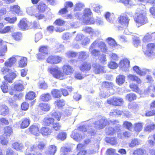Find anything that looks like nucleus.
I'll return each instance as SVG.
<instances>
[{
	"label": "nucleus",
	"instance_id": "obj_49",
	"mask_svg": "<svg viewBox=\"0 0 155 155\" xmlns=\"http://www.w3.org/2000/svg\"><path fill=\"white\" fill-rule=\"evenodd\" d=\"M108 66L109 68L112 69L117 68L118 66V64L114 61H111L109 62Z\"/></svg>",
	"mask_w": 155,
	"mask_h": 155
},
{
	"label": "nucleus",
	"instance_id": "obj_34",
	"mask_svg": "<svg viewBox=\"0 0 155 155\" xmlns=\"http://www.w3.org/2000/svg\"><path fill=\"white\" fill-rule=\"evenodd\" d=\"M4 135L7 137L10 136L12 132V128L9 126L6 127L4 129Z\"/></svg>",
	"mask_w": 155,
	"mask_h": 155
},
{
	"label": "nucleus",
	"instance_id": "obj_8",
	"mask_svg": "<svg viewBox=\"0 0 155 155\" xmlns=\"http://www.w3.org/2000/svg\"><path fill=\"white\" fill-rule=\"evenodd\" d=\"M133 69L135 73L140 76H144L147 74L151 72L150 69L143 68L142 69L137 66H135L133 68Z\"/></svg>",
	"mask_w": 155,
	"mask_h": 155
},
{
	"label": "nucleus",
	"instance_id": "obj_6",
	"mask_svg": "<svg viewBox=\"0 0 155 155\" xmlns=\"http://www.w3.org/2000/svg\"><path fill=\"white\" fill-rule=\"evenodd\" d=\"M155 50V45L151 43L148 44L146 46V49L143 52L146 55L150 58H153L154 55L153 51Z\"/></svg>",
	"mask_w": 155,
	"mask_h": 155
},
{
	"label": "nucleus",
	"instance_id": "obj_40",
	"mask_svg": "<svg viewBox=\"0 0 155 155\" xmlns=\"http://www.w3.org/2000/svg\"><path fill=\"white\" fill-rule=\"evenodd\" d=\"M47 8L46 5L43 3H40L38 6L39 12L42 13L44 12Z\"/></svg>",
	"mask_w": 155,
	"mask_h": 155
},
{
	"label": "nucleus",
	"instance_id": "obj_62",
	"mask_svg": "<svg viewBox=\"0 0 155 155\" xmlns=\"http://www.w3.org/2000/svg\"><path fill=\"white\" fill-rule=\"evenodd\" d=\"M14 89L16 91H21L24 89V87L21 84H17L14 86Z\"/></svg>",
	"mask_w": 155,
	"mask_h": 155
},
{
	"label": "nucleus",
	"instance_id": "obj_61",
	"mask_svg": "<svg viewBox=\"0 0 155 155\" xmlns=\"http://www.w3.org/2000/svg\"><path fill=\"white\" fill-rule=\"evenodd\" d=\"M10 67H7L5 66V67L2 68L1 70L2 73L3 74H6L8 75V74L10 72V70L9 68Z\"/></svg>",
	"mask_w": 155,
	"mask_h": 155
},
{
	"label": "nucleus",
	"instance_id": "obj_54",
	"mask_svg": "<svg viewBox=\"0 0 155 155\" xmlns=\"http://www.w3.org/2000/svg\"><path fill=\"white\" fill-rule=\"evenodd\" d=\"M35 93L33 91H30L26 95V99L29 100H33L35 97Z\"/></svg>",
	"mask_w": 155,
	"mask_h": 155
},
{
	"label": "nucleus",
	"instance_id": "obj_48",
	"mask_svg": "<svg viewBox=\"0 0 155 155\" xmlns=\"http://www.w3.org/2000/svg\"><path fill=\"white\" fill-rule=\"evenodd\" d=\"M7 51V46L6 45H4L0 48V58L5 55V53Z\"/></svg>",
	"mask_w": 155,
	"mask_h": 155
},
{
	"label": "nucleus",
	"instance_id": "obj_38",
	"mask_svg": "<svg viewBox=\"0 0 155 155\" xmlns=\"http://www.w3.org/2000/svg\"><path fill=\"white\" fill-rule=\"evenodd\" d=\"M144 124L141 123H138L135 124H134L135 130L138 132L140 131L142 129Z\"/></svg>",
	"mask_w": 155,
	"mask_h": 155
},
{
	"label": "nucleus",
	"instance_id": "obj_64",
	"mask_svg": "<svg viewBox=\"0 0 155 155\" xmlns=\"http://www.w3.org/2000/svg\"><path fill=\"white\" fill-rule=\"evenodd\" d=\"M71 150V149L70 148L65 147H62L61 149V151L63 153L61 155H68V152Z\"/></svg>",
	"mask_w": 155,
	"mask_h": 155
},
{
	"label": "nucleus",
	"instance_id": "obj_32",
	"mask_svg": "<svg viewBox=\"0 0 155 155\" xmlns=\"http://www.w3.org/2000/svg\"><path fill=\"white\" fill-rule=\"evenodd\" d=\"M118 128H115L114 129L112 127H109L108 129L106 130L107 133V134L110 135H112L116 132H118L120 130L119 126L117 127Z\"/></svg>",
	"mask_w": 155,
	"mask_h": 155
},
{
	"label": "nucleus",
	"instance_id": "obj_10",
	"mask_svg": "<svg viewBox=\"0 0 155 155\" xmlns=\"http://www.w3.org/2000/svg\"><path fill=\"white\" fill-rule=\"evenodd\" d=\"M108 104L115 106H120L123 103L122 98L120 97H113L107 100Z\"/></svg>",
	"mask_w": 155,
	"mask_h": 155
},
{
	"label": "nucleus",
	"instance_id": "obj_20",
	"mask_svg": "<svg viewBox=\"0 0 155 155\" xmlns=\"http://www.w3.org/2000/svg\"><path fill=\"white\" fill-rule=\"evenodd\" d=\"M9 75H6L4 77V79L9 83H12V81L16 77L18 73L17 72H15L9 73Z\"/></svg>",
	"mask_w": 155,
	"mask_h": 155
},
{
	"label": "nucleus",
	"instance_id": "obj_51",
	"mask_svg": "<svg viewBox=\"0 0 155 155\" xmlns=\"http://www.w3.org/2000/svg\"><path fill=\"white\" fill-rule=\"evenodd\" d=\"M39 106L41 109L43 111H48L50 108L49 106L45 103H41L39 104Z\"/></svg>",
	"mask_w": 155,
	"mask_h": 155
},
{
	"label": "nucleus",
	"instance_id": "obj_27",
	"mask_svg": "<svg viewBox=\"0 0 155 155\" xmlns=\"http://www.w3.org/2000/svg\"><path fill=\"white\" fill-rule=\"evenodd\" d=\"M128 78L129 80L136 82L137 84H140L141 82V81L140 79L135 75L129 74L128 76Z\"/></svg>",
	"mask_w": 155,
	"mask_h": 155
},
{
	"label": "nucleus",
	"instance_id": "obj_60",
	"mask_svg": "<svg viewBox=\"0 0 155 155\" xmlns=\"http://www.w3.org/2000/svg\"><path fill=\"white\" fill-rule=\"evenodd\" d=\"M153 33L151 34L150 33H148L146 34L143 39V41L144 42L148 41H150L151 39L153 36L152 34Z\"/></svg>",
	"mask_w": 155,
	"mask_h": 155
},
{
	"label": "nucleus",
	"instance_id": "obj_15",
	"mask_svg": "<svg viewBox=\"0 0 155 155\" xmlns=\"http://www.w3.org/2000/svg\"><path fill=\"white\" fill-rule=\"evenodd\" d=\"M63 71L65 76L71 74L73 72V69L68 64H65L62 67Z\"/></svg>",
	"mask_w": 155,
	"mask_h": 155
},
{
	"label": "nucleus",
	"instance_id": "obj_2",
	"mask_svg": "<svg viewBox=\"0 0 155 155\" xmlns=\"http://www.w3.org/2000/svg\"><path fill=\"white\" fill-rule=\"evenodd\" d=\"M48 71L55 78L62 80L66 78L63 72H62L60 68L57 66L49 68Z\"/></svg>",
	"mask_w": 155,
	"mask_h": 155
},
{
	"label": "nucleus",
	"instance_id": "obj_31",
	"mask_svg": "<svg viewBox=\"0 0 155 155\" xmlns=\"http://www.w3.org/2000/svg\"><path fill=\"white\" fill-rule=\"evenodd\" d=\"M107 40L109 45L112 47L113 49L115 48L117 46V44L115 40L112 38H108Z\"/></svg>",
	"mask_w": 155,
	"mask_h": 155
},
{
	"label": "nucleus",
	"instance_id": "obj_37",
	"mask_svg": "<svg viewBox=\"0 0 155 155\" xmlns=\"http://www.w3.org/2000/svg\"><path fill=\"white\" fill-rule=\"evenodd\" d=\"M148 121L150 122V124L149 125L147 124L146 126V127H145V130L147 131H151V130H153L155 128V124L153 122H151L150 120Z\"/></svg>",
	"mask_w": 155,
	"mask_h": 155
},
{
	"label": "nucleus",
	"instance_id": "obj_29",
	"mask_svg": "<svg viewBox=\"0 0 155 155\" xmlns=\"http://www.w3.org/2000/svg\"><path fill=\"white\" fill-rule=\"evenodd\" d=\"M8 113V107L5 105H2L0 107V114L5 116Z\"/></svg>",
	"mask_w": 155,
	"mask_h": 155
},
{
	"label": "nucleus",
	"instance_id": "obj_14",
	"mask_svg": "<svg viewBox=\"0 0 155 155\" xmlns=\"http://www.w3.org/2000/svg\"><path fill=\"white\" fill-rule=\"evenodd\" d=\"M17 58L18 59V58L16 57V56H12L5 62V66L7 67H12L16 62Z\"/></svg>",
	"mask_w": 155,
	"mask_h": 155
},
{
	"label": "nucleus",
	"instance_id": "obj_45",
	"mask_svg": "<svg viewBox=\"0 0 155 155\" xmlns=\"http://www.w3.org/2000/svg\"><path fill=\"white\" fill-rule=\"evenodd\" d=\"M133 40V43L135 47H137L140 42V39L139 38L135 35L133 36L132 37Z\"/></svg>",
	"mask_w": 155,
	"mask_h": 155
},
{
	"label": "nucleus",
	"instance_id": "obj_50",
	"mask_svg": "<svg viewBox=\"0 0 155 155\" xmlns=\"http://www.w3.org/2000/svg\"><path fill=\"white\" fill-rule=\"evenodd\" d=\"M75 6V7L74 9L76 10H81L84 7V3L80 2L76 3Z\"/></svg>",
	"mask_w": 155,
	"mask_h": 155
},
{
	"label": "nucleus",
	"instance_id": "obj_53",
	"mask_svg": "<svg viewBox=\"0 0 155 155\" xmlns=\"http://www.w3.org/2000/svg\"><path fill=\"white\" fill-rule=\"evenodd\" d=\"M5 20L8 23L13 24L16 21L17 18L16 17H8L5 18Z\"/></svg>",
	"mask_w": 155,
	"mask_h": 155
},
{
	"label": "nucleus",
	"instance_id": "obj_57",
	"mask_svg": "<svg viewBox=\"0 0 155 155\" xmlns=\"http://www.w3.org/2000/svg\"><path fill=\"white\" fill-rule=\"evenodd\" d=\"M45 124L47 125H49L51 124H52L54 122V119L51 118H45L44 120Z\"/></svg>",
	"mask_w": 155,
	"mask_h": 155
},
{
	"label": "nucleus",
	"instance_id": "obj_28",
	"mask_svg": "<svg viewBox=\"0 0 155 155\" xmlns=\"http://www.w3.org/2000/svg\"><path fill=\"white\" fill-rule=\"evenodd\" d=\"M81 71H89L91 68L90 64L87 62H84L80 67Z\"/></svg>",
	"mask_w": 155,
	"mask_h": 155
},
{
	"label": "nucleus",
	"instance_id": "obj_26",
	"mask_svg": "<svg viewBox=\"0 0 155 155\" xmlns=\"http://www.w3.org/2000/svg\"><path fill=\"white\" fill-rule=\"evenodd\" d=\"M105 17L107 21L112 23L115 19V17L114 14L107 12L105 15Z\"/></svg>",
	"mask_w": 155,
	"mask_h": 155
},
{
	"label": "nucleus",
	"instance_id": "obj_19",
	"mask_svg": "<svg viewBox=\"0 0 155 155\" xmlns=\"http://www.w3.org/2000/svg\"><path fill=\"white\" fill-rule=\"evenodd\" d=\"M29 131L34 135L38 136L40 134L39 127L37 125H34L31 126L29 128Z\"/></svg>",
	"mask_w": 155,
	"mask_h": 155
},
{
	"label": "nucleus",
	"instance_id": "obj_59",
	"mask_svg": "<svg viewBox=\"0 0 155 155\" xmlns=\"http://www.w3.org/2000/svg\"><path fill=\"white\" fill-rule=\"evenodd\" d=\"M91 6L93 7V10L95 12L98 13L100 12L99 9L101 8L102 7L98 5L94 4H91Z\"/></svg>",
	"mask_w": 155,
	"mask_h": 155
},
{
	"label": "nucleus",
	"instance_id": "obj_39",
	"mask_svg": "<svg viewBox=\"0 0 155 155\" xmlns=\"http://www.w3.org/2000/svg\"><path fill=\"white\" fill-rule=\"evenodd\" d=\"M41 99L43 101H47L51 99V96L49 94H43L40 96Z\"/></svg>",
	"mask_w": 155,
	"mask_h": 155
},
{
	"label": "nucleus",
	"instance_id": "obj_42",
	"mask_svg": "<svg viewBox=\"0 0 155 155\" xmlns=\"http://www.w3.org/2000/svg\"><path fill=\"white\" fill-rule=\"evenodd\" d=\"M146 153L145 149L139 148L134 151L133 154L134 155H144Z\"/></svg>",
	"mask_w": 155,
	"mask_h": 155
},
{
	"label": "nucleus",
	"instance_id": "obj_41",
	"mask_svg": "<svg viewBox=\"0 0 155 155\" xmlns=\"http://www.w3.org/2000/svg\"><path fill=\"white\" fill-rule=\"evenodd\" d=\"M137 98V96L133 93H130L128 94L126 97V99L130 101H133L136 100Z\"/></svg>",
	"mask_w": 155,
	"mask_h": 155
},
{
	"label": "nucleus",
	"instance_id": "obj_47",
	"mask_svg": "<svg viewBox=\"0 0 155 155\" xmlns=\"http://www.w3.org/2000/svg\"><path fill=\"white\" fill-rule=\"evenodd\" d=\"M51 93L53 97L59 98L61 96V92L57 89H54L51 91Z\"/></svg>",
	"mask_w": 155,
	"mask_h": 155
},
{
	"label": "nucleus",
	"instance_id": "obj_5",
	"mask_svg": "<svg viewBox=\"0 0 155 155\" xmlns=\"http://www.w3.org/2000/svg\"><path fill=\"white\" fill-rule=\"evenodd\" d=\"M92 12L88 8H86L84 13L83 22L86 24H93L95 22L93 17L91 16Z\"/></svg>",
	"mask_w": 155,
	"mask_h": 155
},
{
	"label": "nucleus",
	"instance_id": "obj_43",
	"mask_svg": "<svg viewBox=\"0 0 155 155\" xmlns=\"http://www.w3.org/2000/svg\"><path fill=\"white\" fill-rule=\"evenodd\" d=\"M29 124V118H25L22 121L21 125V127L22 128H24L28 126Z\"/></svg>",
	"mask_w": 155,
	"mask_h": 155
},
{
	"label": "nucleus",
	"instance_id": "obj_11",
	"mask_svg": "<svg viewBox=\"0 0 155 155\" xmlns=\"http://www.w3.org/2000/svg\"><path fill=\"white\" fill-rule=\"evenodd\" d=\"M62 58L58 56L51 55L49 56L47 59L48 63L51 64H56L61 62Z\"/></svg>",
	"mask_w": 155,
	"mask_h": 155
},
{
	"label": "nucleus",
	"instance_id": "obj_44",
	"mask_svg": "<svg viewBox=\"0 0 155 155\" xmlns=\"http://www.w3.org/2000/svg\"><path fill=\"white\" fill-rule=\"evenodd\" d=\"M65 104V102L63 99L56 101L54 103L55 106H57L59 108L62 107Z\"/></svg>",
	"mask_w": 155,
	"mask_h": 155
},
{
	"label": "nucleus",
	"instance_id": "obj_36",
	"mask_svg": "<svg viewBox=\"0 0 155 155\" xmlns=\"http://www.w3.org/2000/svg\"><path fill=\"white\" fill-rule=\"evenodd\" d=\"M1 88L2 91L4 93H7L8 90V83L5 81L2 82L1 85Z\"/></svg>",
	"mask_w": 155,
	"mask_h": 155
},
{
	"label": "nucleus",
	"instance_id": "obj_12",
	"mask_svg": "<svg viewBox=\"0 0 155 155\" xmlns=\"http://www.w3.org/2000/svg\"><path fill=\"white\" fill-rule=\"evenodd\" d=\"M39 51L41 53L37 54V58L39 59H44L45 57L48 54L47 46H41L39 49Z\"/></svg>",
	"mask_w": 155,
	"mask_h": 155
},
{
	"label": "nucleus",
	"instance_id": "obj_33",
	"mask_svg": "<svg viewBox=\"0 0 155 155\" xmlns=\"http://www.w3.org/2000/svg\"><path fill=\"white\" fill-rule=\"evenodd\" d=\"M12 147L16 150L18 151L22 149L23 146L21 143L16 142L12 144Z\"/></svg>",
	"mask_w": 155,
	"mask_h": 155
},
{
	"label": "nucleus",
	"instance_id": "obj_55",
	"mask_svg": "<svg viewBox=\"0 0 155 155\" xmlns=\"http://www.w3.org/2000/svg\"><path fill=\"white\" fill-rule=\"evenodd\" d=\"M88 56V54L85 51H81L79 53L78 58L81 60L84 59Z\"/></svg>",
	"mask_w": 155,
	"mask_h": 155
},
{
	"label": "nucleus",
	"instance_id": "obj_52",
	"mask_svg": "<svg viewBox=\"0 0 155 155\" xmlns=\"http://www.w3.org/2000/svg\"><path fill=\"white\" fill-rule=\"evenodd\" d=\"M52 115L54 117L58 120H59L61 117H63V116L61 114V113L58 111L53 112Z\"/></svg>",
	"mask_w": 155,
	"mask_h": 155
},
{
	"label": "nucleus",
	"instance_id": "obj_24",
	"mask_svg": "<svg viewBox=\"0 0 155 155\" xmlns=\"http://www.w3.org/2000/svg\"><path fill=\"white\" fill-rule=\"evenodd\" d=\"M125 81V76L123 75H119L117 77L116 82L119 85L123 84Z\"/></svg>",
	"mask_w": 155,
	"mask_h": 155
},
{
	"label": "nucleus",
	"instance_id": "obj_30",
	"mask_svg": "<svg viewBox=\"0 0 155 155\" xmlns=\"http://www.w3.org/2000/svg\"><path fill=\"white\" fill-rule=\"evenodd\" d=\"M52 131L48 127H43L41 130V133L43 135L47 136L50 135Z\"/></svg>",
	"mask_w": 155,
	"mask_h": 155
},
{
	"label": "nucleus",
	"instance_id": "obj_56",
	"mask_svg": "<svg viewBox=\"0 0 155 155\" xmlns=\"http://www.w3.org/2000/svg\"><path fill=\"white\" fill-rule=\"evenodd\" d=\"M73 108L71 107H68L64 111V116H68L71 114Z\"/></svg>",
	"mask_w": 155,
	"mask_h": 155
},
{
	"label": "nucleus",
	"instance_id": "obj_25",
	"mask_svg": "<svg viewBox=\"0 0 155 155\" xmlns=\"http://www.w3.org/2000/svg\"><path fill=\"white\" fill-rule=\"evenodd\" d=\"M57 151V148L55 145H52L49 146L48 151L46 152L45 155H54Z\"/></svg>",
	"mask_w": 155,
	"mask_h": 155
},
{
	"label": "nucleus",
	"instance_id": "obj_58",
	"mask_svg": "<svg viewBox=\"0 0 155 155\" xmlns=\"http://www.w3.org/2000/svg\"><path fill=\"white\" fill-rule=\"evenodd\" d=\"M89 51L92 56H97L100 55V51L96 49H89Z\"/></svg>",
	"mask_w": 155,
	"mask_h": 155
},
{
	"label": "nucleus",
	"instance_id": "obj_1",
	"mask_svg": "<svg viewBox=\"0 0 155 155\" xmlns=\"http://www.w3.org/2000/svg\"><path fill=\"white\" fill-rule=\"evenodd\" d=\"M134 20L138 27L147 23L148 20L146 12L143 10H137L135 14Z\"/></svg>",
	"mask_w": 155,
	"mask_h": 155
},
{
	"label": "nucleus",
	"instance_id": "obj_63",
	"mask_svg": "<svg viewBox=\"0 0 155 155\" xmlns=\"http://www.w3.org/2000/svg\"><path fill=\"white\" fill-rule=\"evenodd\" d=\"M130 87L133 91H135L136 92H139V89L137 85H135L134 84L132 83L130 84Z\"/></svg>",
	"mask_w": 155,
	"mask_h": 155
},
{
	"label": "nucleus",
	"instance_id": "obj_23",
	"mask_svg": "<svg viewBox=\"0 0 155 155\" xmlns=\"http://www.w3.org/2000/svg\"><path fill=\"white\" fill-rule=\"evenodd\" d=\"M71 136L74 140L77 141H80L84 137H83L80 135L78 133L77 130H76L72 132Z\"/></svg>",
	"mask_w": 155,
	"mask_h": 155
},
{
	"label": "nucleus",
	"instance_id": "obj_18",
	"mask_svg": "<svg viewBox=\"0 0 155 155\" xmlns=\"http://www.w3.org/2000/svg\"><path fill=\"white\" fill-rule=\"evenodd\" d=\"M83 31L89 34L91 37L96 36L98 34V31L88 27H86L84 28L83 29Z\"/></svg>",
	"mask_w": 155,
	"mask_h": 155
},
{
	"label": "nucleus",
	"instance_id": "obj_17",
	"mask_svg": "<svg viewBox=\"0 0 155 155\" xmlns=\"http://www.w3.org/2000/svg\"><path fill=\"white\" fill-rule=\"evenodd\" d=\"M13 27L11 26H8L4 27L3 23H0V34H4L8 33L11 31Z\"/></svg>",
	"mask_w": 155,
	"mask_h": 155
},
{
	"label": "nucleus",
	"instance_id": "obj_13",
	"mask_svg": "<svg viewBox=\"0 0 155 155\" xmlns=\"http://www.w3.org/2000/svg\"><path fill=\"white\" fill-rule=\"evenodd\" d=\"M78 130L85 132V134L87 136H89L90 134L91 136L94 135V130L87 126H80L78 128Z\"/></svg>",
	"mask_w": 155,
	"mask_h": 155
},
{
	"label": "nucleus",
	"instance_id": "obj_9",
	"mask_svg": "<svg viewBox=\"0 0 155 155\" xmlns=\"http://www.w3.org/2000/svg\"><path fill=\"white\" fill-rule=\"evenodd\" d=\"M18 25L19 27L22 30L28 29L33 27L31 23L25 18L21 19Z\"/></svg>",
	"mask_w": 155,
	"mask_h": 155
},
{
	"label": "nucleus",
	"instance_id": "obj_16",
	"mask_svg": "<svg viewBox=\"0 0 155 155\" xmlns=\"http://www.w3.org/2000/svg\"><path fill=\"white\" fill-rule=\"evenodd\" d=\"M118 19L119 23L123 26L127 27L128 25L129 19L127 16H120Z\"/></svg>",
	"mask_w": 155,
	"mask_h": 155
},
{
	"label": "nucleus",
	"instance_id": "obj_21",
	"mask_svg": "<svg viewBox=\"0 0 155 155\" xmlns=\"http://www.w3.org/2000/svg\"><path fill=\"white\" fill-rule=\"evenodd\" d=\"M94 72L96 74H98L100 73H105L106 72L104 67L98 64L95 65L94 66Z\"/></svg>",
	"mask_w": 155,
	"mask_h": 155
},
{
	"label": "nucleus",
	"instance_id": "obj_46",
	"mask_svg": "<svg viewBox=\"0 0 155 155\" xmlns=\"http://www.w3.org/2000/svg\"><path fill=\"white\" fill-rule=\"evenodd\" d=\"M10 10L16 14H19L20 12V7L18 5H14L10 7Z\"/></svg>",
	"mask_w": 155,
	"mask_h": 155
},
{
	"label": "nucleus",
	"instance_id": "obj_35",
	"mask_svg": "<svg viewBox=\"0 0 155 155\" xmlns=\"http://www.w3.org/2000/svg\"><path fill=\"white\" fill-rule=\"evenodd\" d=\"M12 36L15 40L19 41L21 39L22 35L20 33L15 32L12 34Z\"/></svg>",
	"mask_w": 155,
	"mask_h": 155
},
{
	"label": "nucleus",
	"instance_id": "obj_4",
	"mask_svg": "<svg viewBox=\"0 0 155 155\" xmlns=\"http://www.w3.org/2000/svg\"><path fill=\"white\" fill-rule=\"evenodd\" d=\"M97 48H100L103 52L106 53L107 51L106 45L99 39L95 40L90 46L89 49H95Z\"/></svg>",
	"mask_w": 155,
	"mask_h": 155
},
{
	"label": "nucleus",
	"instance_id": "obj_22",
	"mask_svg": "<svg viewBox=\"0 0 155 155\" xmlns=\"http://www.w3.org/2000/svg\"><path fill=\"white\" fill-rule=\"evenodd\" d=\"M16 57L19 59L18 62V64L19 67L23 68L27 65V58L25 57H22L16 55Z\"/></svg>",
	"mask_w": 155,
	"mask_h": 155
},
{
	"label": "nucleus",
	"instance_id": "obj_3",
	"mask_svg": "<svg viewBox=\"0 0 155 155\" xmlns=\"http://www.w3.org/2000/svg\"><path fill=\"white\" fill-rule=\"evenodd\" d=\"M119 122L117 120H113L109 121L104 118H102L101 119L97 121H96L94 124L95 127L98 129H101L103 128L107 124H116L118 126Z\"/></svg>",
	"mask_w": 155,
	"mask_h": 155
},
{
	"label": "nucleus",
	"instance_id": "obj_7",
	"mask_svg": "<svg viewBox=\"0 0 155 155\" xmlns=\"http://www.w3.org/2000/svg\"><path fill=\"white\" fill-rule=\"evenodd\" d=\"M118 66L123 71H128L130 67V61L126 58L122 59L120 61Z\"/></svg>",
	"mask_w": 155,
	"mask_h": 155
}]
</instances>
